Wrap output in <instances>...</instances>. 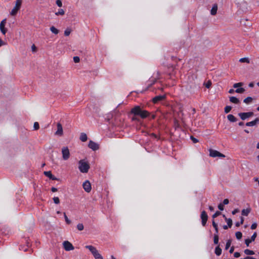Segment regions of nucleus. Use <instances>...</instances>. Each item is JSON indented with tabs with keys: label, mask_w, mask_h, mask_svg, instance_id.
I'll return each mask as SVG.
<instances>
[{
	"label": "nucleus",
	"mask_w": 259,
	"mask_h": 259,
	"mask_svg": "<svg viewBox=\"0 0 259 259\" xmlns=\"http://www.w3.org/2000/svg\"><path fill=\"white\" fill-rule=\"evenodd\" d=\"M131 112L134 115L140 116L144 119L150 116V113L146 110H142L139 106H136L131 109Z\"/></svg>",
	"instance_id": "1"
},
{
	"label": "nucleus",
	"mask_w": 259,
	"mask_h": 259,
	"mask_svg": "<svg viewBox=\"0 0 259 259\" xmlns=\"http://www.w3.org/2000/svg\"><path fill=\"white\" fill-rule=\"evenodd\" d=\"M160 72L157 71L156 73H153V75L149 78L148 81V85L144 91H140V93H143L144 91H147L150 87L154 84L157 80L159 78Z\"/></svg>",
	"instance_id": "2"
},
{
	"label": "nucleus",
	"mask_w": 259,
	"mask_h": 259,
	"mask_svg": "<svg viewBox=\"0 0 259 259\" xmlns=\"http://www.w3.org/2000/svg\"><path fill=\"white\" fill-rule=\"evenodd\" d=\"M90 168L89 164L84 160H80L78 162V169L82 173H87Z\"/></svg>",
	"instance_id": "3"
},
{
	"label": "nucleus",
	"mask_w": 259,
	"mask_h": 259,
	"mask_svg": "<svg viewBox=\"0 0 259 259\" xmlns=\"http://www.w3.org/2000/svg\"><path fill=\"white\" fill-rule=\"evenodd\" d=\"M22 0H16L15 6L10 12V15L15 16L21 8Z\"/></svg>",
	"instance_id": "4"
},
{
	"label": "nucleus",
	"mask_w": 259,
	"mask_h": 259,
	"mask_svg": "<svg viewBox=\"0 0 259 259\" xmlns=\"http://www.w3.org/2000/svg\"><path fill=\"white\" fill-rule=\"evenodd\" d=\"M62 157L64 160H67L70 156V152L67 147H64L62 149Z\"/></svg>",
	"instance_id": "5"
},
{
	"label": "nucleus",
	"mask_w": 259,
	"mask_h": 259,
	"mask_svg": "<svg viewBox=\"0 0 259 259\" xmlns=\"http://www.w3.org/2000/svg\"><path fill=\"white\" fill-rule=\"evenodd\" d=\"M238 115L242 120H244L246 119H248L250 117L253 116V112H241L238 114Z\"/></svg>",
	"instance_id": "6"
},
{
	"label": "nucleus",
	"mask_w": 259,
	"mask_h": 259,
	"mask_svg": "<svg viewBox=\"0 0 259 259\" xmlns=\"http://www.w3.org/2000/svg\"><path fill=\"white\" fill-rule=\"evenodd\" d=\"M209 156L212 157H225V155L219 152V151L213 150V149H210L209 150Z\"/></svg>",
	"instance_id": "7"
},
{
	"label": "nucleus",
	"mask_w": 259,
	"mask_h": 259,
	"mask_svg": "<svg viewBox=\"0 0 259 259\" xmlns=\"http://www.w3.org/2000/svg\"><path fill=\"white\" fill-rule=\"evenodd\" d=\"M200 217L201 219L202 225L205 226L208 219V215L205 211L203 210L201 212Z\"/></svg>",
	"instance_id": "8"
},
{
	"label": "nucleus",
	"mask_w": 259,
	"mask_h": 259,
	"mask_svg": "<svg viewBox=\"0 0 259 259\" xmlns=\"http://www.w3.org/2000/svg\"><path fill=\"white\" fill-rule=\"evenodd\" d=\"M88 147L93 151H96L99 149V145L91 140L89 142Z\"/></svg>",
	"instance_id": "9"
},
{
	"label": "nucleus",
	"mask_w": 259,
	"mask_h": 259,
	"mask_svg": "<svg viewBox=\"0 0 259 259\" xmlns=\"http://www.w3.org/2000/svg\"><path fill=\"white\" fill-rule=\"evenodd\" d=\"M84 191L88 193L90 192L92 189L91 184L89 181L86 180L82 184Z\"/></svg>",
	"instance_id": "10"
},
{
	"label": "nucleus",
	"mask_w": 259,
	"mask_h": 259,
	"mask_svg": "<svg viewBox=\"0 0 259 259\" xmlns=\"http://www.w3.org/2000/svg\"><path fill=\"white\" fill-rule=\"evenodd\" d=\"M64 248L66 251H70L74 249L73 245L68 241H65L63 242Z\"/></svg>",
	"instance_id": "11"
},
{
	"label": "nucleus",
	"mask_w": 259,
	"mask_h": 259,
	"mask_svg": "<svg viewBox=\"0 0 259 259\" xmlns=\"http://www.w3.org/2000/svg\"><path fill=\"white\" fill-rule=\"evenodd\" d=\"M166 96L165 95L156 96L152 99V102L156 104L159 101L164 100Z\"/></svg>",
	"instance_id": "12"
},
{
	"label": "nucleus",
	"mask_w": 259,
	"mask_h": 259,
	"mask_svg": "<svg viewBox=\"0 0 259 259\" xmlns=\"http://www.w3.org/2000/svg\"><path fill=\"white\" fill-rule=\"evenodd\" d=\"M6 22V19L3 20L0 23V30L3 34H5L7 32V29L5 27Z\"/></svg>",
	"instance_id": "13"
},
{
	"label": "nucleus",
	"mask_w": 259,
	"mask_h": 259,
	"mask_svg": "<svg viewBox=\"0 0 259 259\" xmlns=\"http://www.w3.org/2000/svg\"><path fill=\"white\" fill-rule=\"evenodd\" d=\"M44 175L52 180H58V179L52 175L51 171H46L44 172Z\"/></svg>",
	"instance_id": "14"
},
{
	"label": "nucleus",
	"mask_w": 259,
	"mask_h": 259,
	"mask_svg": "<svg viewBox=\"0 0 259 259\" xmlns=\"http://www.w3.org/2000/svg\"><path fill=\"white\" fill-rule=\"evenodd\" d=\"M25 241H26V246H25L21 245L19 247V249L21 250H23L24 251H26L28 250L29 246H30V243L29 241V239L27 238L26 239Z\"/></svg>",
	"instance_id": "15"
},
{
	"label": "nucleus",
	"mask_w": 259,
	"mask_h": 259,
	"mask_svg": "<svg viewBox=\"0 0 259 259\" xmlns=\"http://www.w3.org/2000/svg\"><path fill=\"white\" fill-rule=\"evenodd\" d=\"M57 131L55 134L58 136H62L63 135V128L60 123H58L57 124Z\"/></svg>",
	"instance_id": "16"
},
{
	"label": "nucleus",
	"mask_w": 259,
	"mask_h": 259,
	"mask_svg": "<svg viewBox=\"0 0 259 259\" xmlns=\"http://www.w3.org/2000/svg\"><path fill=\"white\" fill-rule=\"evenodd\" d=\"M259 123V118H256L254 120L246 123V125L247 126H253Z\"/></svg>",
	"instance_id": "17"
},
{
	"label": "nucleus",
	"mask_w": 259,
	"mask_h": 259,
	"mask_svg": "<svg viewBox=\"0 0 259 259\" xmlns=\"http://www.w3.org/2000/svg\"><path fill=\"white\" fill-rule=\"evenodd\" d=\"M85 248H88L91 252L92 254H94V253L98 251L96 247L92 245H87L85 246Z\"/></svg>",
	"instance_id": "18"
},
{
	"label": "nucleus",
	"mask_w": 259,
	"mask_h": 259,
	"mask_svg": "<svg viewBox=\"0 0 259 259\" xmlns=\"http://www.w3.org/2000/svg\"><path fill=\"white\" fill-rule=\"evenodd\" d=\"M85 248H88L91 252L92 254H94V253L98 251L96 247L92 245H87L85 246Z\"/></svg>",
	"instance_id": "19"
},
{
	"label": "nucleus",
	"mask_w": 259,
	"mask_h": 259,
	"mask_svg": "<svg viewBox=\"0 0 259 259\" xmlns=\"http://www.w3.org/2000/svg\"><path fill=\"white\" fill-rule=\"evenodd\" d=\"M227 119L231 122H236L237 119L232 114H229L227 115Z\"/></svg>",
	"instance_id": "20"
},
{
	"label": "nucleus",
	"mask_w": 259,
	"mask_h": 259,
	"mask_svg": "<svg viewBox=\"0 0 259 259\" xmlns=\"http://www.w3.org/2000/svg\"><path fill=\"white\" fill-rule=\"evenodd\" d=\"M230 101L233 103L238 104L240 103L239 100L235 97H230Z\"/></svg>",
	"instance_id": "21"
},
{
	"label": "nucleus",
	"mask_w": 259,
	"mask_h": 259,
	"mask_svg": "<svg viewBox=\"0 0 259 259\" xmlns=\"http://www.w3.org/2000/svg\"><path fill=\"white\" fill-rule=\"evenodd\" d=\"M222 250L220 248V246L218 245L215 248L214 253L217 256H219L222 253Z\"/></svg>",
	"instance_id": "22"
},
{
	"label": "nucleus",
	"mask_w": 259,
	"mask_h": 259,
	"mask_svg": "<svg viewBox=\"0 0 259 259\" xmlns=\"http://www.w3.org/2000/svg\"><path fill=\"white\" fill-rule=\"evenodd\" d=\"M79 139L82 142H85L88 139V137L86 134L84 133H81L80 134Z\"/></svg>",
	"instance_id": "23"
},
{
	"label": "nucleus",
	"mask_w": 259,
	"mask_h": 259,
	"mask_svg": "<svg viewBox=\"0 0 259 259\" xmlns=\"http://www.w3.org/2000/svg\"><path fill=\"white\" fill-rule=\"evenodd\" d=\"M218 7L217 5H214L211 9L210 13L212 15H214L217 12Z\"/></svg>",
	"instance_id": "24"
},
{
	"label": "nucleus",
	"mask_w": 259,
	"mask_h": 259,
	"mask_svg": "<svg viewBox=\"0 0 259 259\" xmlns=\"http://www.w3.org/2000/svg\"><path fill=\"white\" fill-rule=\"evenodd\" d=\"M223 217L225 218V220H226L227 223V225L229 226V228H231L232 225V221L231 219H227V218H226L225 215L224 214L223 215Z\"/></svg>",
	"instance_id": "25"
},
{
	"label": "nucleus",
	"mask_w": 259,
	"mask_h": 259,
	"mask_svg": "<svg viewBox=\"0 0 259 259\" xmlns=\"http://www.w3.org/2000/svg\"><path fill=\"white\" fill-rule=\"evenodd\" d=\"M250 209H243L242 210L241 213L242 215L244 216H247L249 213L250 212Z\"/></svg>",
	"instance_id": "26"
},
{
	"label": "nucleus",
	"mask_w": 259,
	"mask_h": 259,
	"mask_svg": "<svg viewBox=\"0 0 259 259\" xmlns=\"http://www.w3.org/2000/svg\"><path fill=\"white\" fill-rule=\"evenodd\" d=\"M244 252L245 254L248 255H253L254 254V252L253 250H249L248 249H245Z\"/></svg>",
	"instance_id": "27"
},
{
	"label": "nucleus",
	"mask_w": 259,
	"mask_h": 259,
	"mask_svg": "<svg viewBox=\"0 0 259 259\" xmlns=\"http://www.w3.org/2000/svg\"><path fill=\"white\" fill-rule=\"evenodd\" d=\"M219 234H214L213 236V243L215 244H218L219 243Z\"/></svg>",
	"instance_id": "28"
},
{
	"label": "nucleus",
	"mask_w": 259,
	"mask_h": 259,
	"mask_svg": "<svg viewBox=\"0 0 259 259\" xmlns=\"http://www.w3.org/2000/svg\"><path fill=\"white\" fill-rule=\"evenodd\" d=\"M252 100V97H248L246 98L243 100V102L245 103L246 104H250Z\"/></svg>",
	"instance_id": "29"
},
{
	"label": "nucleus",
	"mask_w": 259,
	"mask_h": 259,
	"mask_svg": "<svg viewBox=\"0 0 259 259\" xmlns=\"http://www.w3.org/2000/svg\"><path fill=\"white\" fill-rule=\"evenodd\" d=\"M50 30L51 31V32L53 33H54L55 34H57L59 33V30L56 28H55L54 26H52L50 28Z\"/></svg>",
	"instance_id": "30"
},
{
	"label": "nucleus",
	"mask_w": 259,
	"mask_h": 259,
	"mask_svg": "<svg viewBox=\"0 0 259 259\" xmlns=\"http://www.w3.org/2000/svg\"><path fill=\"white\" fill-rule=\"evenodd\" d=\"M64 14H65V12L62 9H59L58 11L55 13V15L57 16L63 15Z\"/></svg>",
	"instance_id": "31"
},
{
	"label": "nucleus",
	"mask_w": 259,
	"mask_h": 259,
	"mask_svg": "<svg viewBox=\"0 0 259 259\" xmlns=\"http://www.w3.org/2000/svg\"><path fill=\"white\" fill-rule=\"evenodd\" d=\"M239 62H240L241 63H245H245H249V60L248 58L244 57V58H241L239 60Z\"/></svg>",
	"instance_id": "32"
},
{
	"label": "nucleus",
	"mask_w": 259,
	"mask_h": 259,
	"mask_svg": "<svg viewBox=\"0 0 259 259\" xmlns=\"http://www.w3.org/2000/svg\"><path fill=\"white\" fill-rule=\"evenodd\" d=\"M236 237L238 240L241 239L242 237V234L241 232L238 231L235 233Z\"/></svg>",
	"instance_id": "33"
},
{
	"label": "nucleus",
	"mask_w": 259,
	"mask_h": 259,
	"mask_svg": "<svg viewBox=\"0 0 259 259\" xmlns=\"http://www.w3.org/2000/svg\"><path fill=\"white\" fill-rule=\"evenodd\" d=\"M244 91H245V89L243 88H239L236 89V90H235L236 93H239V94L243 93L244 92Z\"/></svg>",
	"instance_id": "34"
},
{
	"label": "nucleus",
	"mask_w": 259,
	"mask_h": 259,
	"mask_svg": "<svg viewBox=\"0 0 259 259\" xmlns=\"http://www.w3.org/2000/svg\"><path fill=\"white\" fill-rule=\"evenodd\" d=\"M64 214V219H65V221L66 223L67 224H70L71 222V221L68 218L67 216L66 215V213L65 212H64L63 213Z\"/></svg>",
	"instance_id": "35"
},
{
	"label": "nucleus",
	"mask_w": 259,
	"mask_h": 259,
	"mask_svg": "<svg viewBox=\"0 0 259 259\" xmlns=\"http://www.w3.org/2000/svg\"><path fill=\"white\" fill-rule=\"evenodd\" d=\"M243 222H244V218L242 217H241L240 218V222H236L235 226L236 227H239V226H240V225H241L243 223Z\"/></svg>",
	"instance_id": "36"
},
{
	"label": "nucleus",
	"mask_w": 259,
	"mask_h": 259,
	"mask_svg": "<svg viewBox=\"0 0 259 259\" xmlns=\"http://www.w3.org/2000/svg\"><path fill=\"white\" fill-rule=\"evenodd\" d=\"M77 229L79 230V231H82L84 229V226H83V225L81 223H79L77 225Z\"/></svg>",
	"instance_id": "37"
},
{
	"label": "nucleus",
	"mask_w": 259,
	"mask_h": 259,
	"mask_svg": "<svg viewBox=\"0 0 259 259\" xmlns=\"http://www.w3.org/2000/svg\"><path fill=\"white\" fill-rule=\"evenodd\" d=\"M231 240H228L227 241V242H226V246H225V249L226 250H227L230 246L231 245Z\"/></svg>",
	"instance_id": "38"
},
{
	"label": "nucleus",
	"mask_w": 259,
	"mask_h": 259,
	"mask_svg": "<svg viewBox=\"0 0 259 259\" xmlns=\"http://www.w3.org/2000/svg\"><path fill=\"white\" fill-rule=\"evenodd\" d=\"M232 109V107L230 106H227L225 108V112L226 113H228L230 112L231 110Z\"/></svg>",
	"instance_id": "39"
},
{
	"label": "nucleus",
	"mask_w": 259,
	"mask_h": 259,
	"mask_svg": "<svg viewBox=\"0 0 259 259\" xmlns=\"http://www.w3.org/2000/svg\"><path fill=\"white\" fill-rule=\"evenodd\" d=\"M243 83L242 82H238V83H234L233 85V88H237V89L239 88V87H241L243 85Z\"/></svg>",
	"instance_id": "40"
},
{
	"label": "nucleus",
	"mask_w": 259,
	"mask_h": 259,
	"mask_svg": "<svg viewBox=\"0 0 259 259\" xmlns=\"http://www.w3.org/2000/svg\"><path fill=\"white\" fill-rule=\"evenodd\" d=\"M95 259L98 258H100L99 257L101 256V255L99 253L98 251H97L95 253L93 254Z\"/></svg>",
	"instance_id": "41"
},
{
	"label": "nucleus",
	"mask_w": 259,
	"mask_h": 259,
	"mask_svg": "<svg viewBox=\"0 0 259 259\" xmlns=\"http://www.w3.org/2000/svg\"><path fill=\"white\" fill-rule=\"evenodd\" d=\"M53 201L55 204H59L60 203V199L58 197H54L53 198Z\"/></svg>",
	"instance_id": "42"
},
{
	"label": "nucleus",
	"mask_w": 259,
	"mask_h": 259,
	"mask_svg": "<svg viewBox=\"0 0 259 259\" xmlns=\"http://www.w3.org/2000/svg\"><path fill=\"white\" fill-rule=\"evenodd\" d=\"M34 130H37L39 128V123L37 122H35L33 125Z\"/></svg>",
	"instance_id": "43"
},
{
	"label": "nucleus",
	"mask_w": 259,
	"mask_h": 259,
	"mask_svg": "<svg viewBox=\"0 0 259 259\" xmlns=\"http://www.w3.org/2000/svg\"><path fill=\"white\" fill-rule=\"evenodd\" d=\"M221 214V212L219 211H217L212 216V218L213 219H214L215 218L217 217L218 216L220 215V214Z\"/></svg>",
	"instance_id": "44"
},
{
	"label": "nucleus",
	"mask_w": 259,
	"mask_h": 259,
	"mask_svg": "<svg viewBox=\"0 0 259 259\" xmlns=\"http://www.w3.org/2000/svg\"><path fill=\"white\" fill-rule=\"evenodd\" d=\"M71 33V30L69 29H66L64 31V35L65 36H68Z\"/></svg>",
	"instance_id": "45"
},
{
	"label": "nucleus",
	"mask_w": 259,
	"mask_h": 259,
	"mask_svg": "<svg viewBox=\"0 0 259 259\" xmlns=\"http://www.w3.org/2000/svg\"><path fill=\"white\" fill-rule=\"evenodd\" d=\"M256 235H257V234L256 232H254L253 235L251 236V238H250V240L251 241H254L255 239V238L256 237Z\"/></svg>",
	"instance_id": "46"
},
{
	"label": "nucleus",
	"mask_w": 259,
	"mask_h": 259,
	"mask_svg": "<svg viewBox=\"0 0 259 259\" xmlns=\"http://www.w3.org/2000/svg\"><path fill=\"white\" fill-rule=\"evenodd\" d=\"M56 4L59 7H61L62 6V3L61 0H56Z\"/></svg>",
	"instance_id": "47"
},
{
	"label": "nucleus",
	"mask_w": 259,
	"mask_h": 259,
	"mask_svg": "<svg viewBox=\"0 0 259 259\" xmlns=\"http://www.w3.org/2000/svg\"><path fill=\"white\" fill-rule=\"evenodd\" d=\"M252 242L249 238L246 239L245 240V243L247 246H248L249 244Z\"/></svg>",
	"instance_id": "48"
},
{
	"label": "nucleus",
	"mask_w": 259,
	"mask_h": 259,
	"mask_svg": "<svg viewBox=\"0 0 259 259\" xmlns=\"http://www.w3.org/2000/svg\"><path fill=\"white\" fill-rule=\"evenodd\" d=\"M190 139L192 140V141L194 143H196L198 142V140L193 136H191Z\"/></svg>",
	"instance_id": "49"
},
{
	"label": "nucleus",
	"mask_w": 259,
	"mask_h": 259,
	"mask_svg": "<svg viewBox=\"0 0 259 259\" xmlns=\"http://www.w3.org/2000/svg\"><path fill=\"white\" fill-rule=\"evenodd\" d=\"M73 61L75 63H78L80 61V58L78 56H75L73 57Z\"/></svg>",
	"instance_id": "50"
},
{
	"label": "nucleus",
	"mask_w": 259,
	"mask_h": 259,
	"mask_svg": "<svg viewBox=\"0 0 259 259\" xmlns=\"http://www.w3.org/2000/svg\"><path fill=\"white\" fill-rule=\"evenodd\" d=\"M218 208L220 210H223L224 209V205L222 203H220L218 205Z\"/></svg>",
	"instance_id": "51"
},
{
	"label": "nucleus",
	"mask_w": 259,
	"mask_h": 259,
	"mask_svg": "<svg viewBox=\"0 0 259 259\" xmlns=\"http://www.w3.org/2000/svg\"><path fill=\"white\" fill-rule=\"evenodd\" d=\"M257 227V224L256 223H253L251 226V229L253 230L256 229Z\"/></svg>",
	"instance_id": "52"
},
{
	"label": "nucleus",
	"mask_w": 259,
	"mask_h": 259,
	"mask_svg": "<svg viewBox=\"0 0 259 259\" xmlns=\"http://www.w3.org/2000/svg\"><path fill=\"white\" fill-rule=\"evenodd\" d=\"M229 201L228 199H225L224 200H223V205H227L229 203Z\"/></svg>",
	"instance_id": "53"
},
{
	"label": "nucleus",
	"mask_w": 259,
	"mask_h": 259,
	"mask_svg": "<svg viewBox=\"0 0 259 259\" xmlns=\"http://www.w3.org/2000/svg\"><path fill=\"white\" fill-rule=\"evenodd\" d=\"M211 85V82L210 81H208L205 85L206 88L209 89Z\"/></svg>",
	"instance_id": "54"
},
{
	"label": "nucleus",
	"mask_w": 259,
	"mask_h": 259,
	"mask_svg": "<svg viewBox=\"0 0 259 259\" xmlns=\"http://www.w3.org/2000/svg\"><path fill=\"white\" fill-rule=\"evenodd\" d=\"M234 256L235 257H239L240 256V253L238 252H235L234 254Z\"/></svg>",
	"instance_id": "55"
},
{
	"label": "nucleus",
	"mask_w": 259,
	"mask_h": 259,
	"mask_svg": "<svg viewBox=\"0 0 259 259\" xmlns=\"http://www.w3.org/2000/svg\"><path fill=\"white\" fill-rule=\"evenodd\" d=\"M212 225L213 228H217V227H218V224L215 222L214 220H213L212 221Z\"/></svg>",
	"instance_id": "56"
},
{
	"label": "nucleus",
	"mask_w": 259,
	"mask_h": 259,
	"mask_svg": "<svg viewBox=\"0 0 259 259\" xmlns=\"http://www.w3.org/2000/svg\"><path fill=\"white\" fill-rule=\"evenodd\" d=\"M238 212H239V210L238 209H235L232 211V213L233 214H235L236 213H237Z\"/></svg>",
	"instance_id": "57"
},
{
	"label": "nucleus",
	"mask_w": 259,
	"mask_h": 259,
	"mask_svg": "<svg viewBox=\"0 0 259 259\" xmlns=\"http://www.w3.org/2000/svg\"><path fill=\"white\" fill-rule=\"evenodd\" d=\"M234 250V247L232 246L230 249L229 252L230 253H232L233 252Z\"/></svg>",
	"instance_id": "58"
},
{
	"label": "nucleus",
	"mask_w": 259,
	"mask_h": 259,
	"mask_svg": "<svg viewBox=\"0 0 259 259\" xmlns=\"http://www.w3.org/2000/svg\"><path fill=\"white\" fill-rule=\"evenodd\" d=\"M215 230V233L214 234H219V229L218 227H217V228H214Z\"/></svg>",
	"instance_id": "59"
},
{
	"label": "nucleus",
	"mask_w": 259,
	"mask_h": 259,
	"mask_svg": "<svg viewBox=\"0 0 259 259\" xmlns=\"http://www.w3.org/2000/svg\"><path fill=\"white\" fill-rule=\"evenodd\" d=\"M248 86L250 88H253L254 87V83L252 82H250L248 84Z\"/></svg>",
	"instance_id": "60"
},
{
	"label": "nucleus",
	"mask_w": 259,
	"mask_h": 259,
	"mask_svg": "<svg viewBox=\"0 0 259 259\" xmlns=\"http://www.w3.org/2000/svg\"><path fill=\"white\" fill-rule=\"evenodd\" d=\"M51 191L53 192H56L57 191V189L56 188H55V187H52L51 188Z\"/></svg>",
	"instance_id": "61"
},
{
	"label": "nucleus",
	"mask_w": 259,
	"mask_h": 259,
	"mask_svg": "<svg viewBox=\"0 0 259 259\" xmlns=\"http://www.w3.org/2000/svg\"><path fill=\"white\" fill-rule=\"evenodd\" d=\"M149 117H150L151 119H154L155 118V115L153 114L152 115L150 114V116Z\"/></svg>",
	"instance_id": "62"
},
{
	"label": "nucleus",
	"mask_w": 259,
	"mask_h": 259,
	"mask_svg": "<svg viewBox=\"0 0 259 259\" xmlns=\"http://www.w3.org/2000/svg\"><path fill=\"white\" fill-rule=\"evenodd\" d=\"M208 209H209L210 211H212L214 210V208L212 206H209L208 207Z\"/></svg>",
	"instance_id": "63"
},
{
	"label": "nucleus",
	"mask_w": 259,
	"mask_h": 259,
	"mask_svg": "<svg viewBox=\"0 0 259 259\" xmlns=\"http://www.w3.org/2000/svg\"><path fill=\"white\" fill-rule=\"evenodd\" d=\"M4 44V42L0 38V47Z\"/></svg>",
	"instance_id": "64"
}]
</instances>
